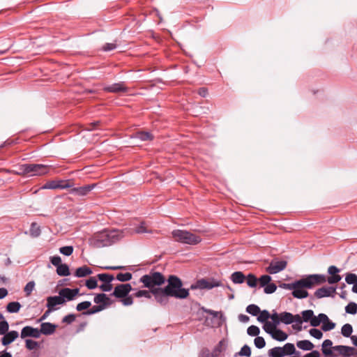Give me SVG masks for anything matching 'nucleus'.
Masks as SVG:
<instances>
[{"label":"nucleus","mask_w":357,"mask_h":357,"mask_svg":"<svg viewBox=\"0 0 357 357\" xmlns=\"http://www.w3.org/2000/svg\"><path fill=\"white\" fill-rule=\"evenodd\" d=\"M155 301L161 306H167L169 303V297L183 299L189 296V290L183 288L182 281L176 275H169L167 285L164 288L158 287L151 290Z\"/></svg>","instance_id":"nucleus-1"},{"label":"nucleus","mask_w":357,"mask_h":357,"mask_svg":"<svg viewBox=\"0 0 357 357\" xmlns=\"http://www.w3.org/2000/svg\"><path fill=\"white\" fill-rule=\"evenodd\" d=\"M127 233V229H104L90 238V244L97 248L109 246L121 240Z\"/></svg>","instance_id":"nucleus-2"},{"label":"nucleus","mask_w":357,"mask_h":357,"mask_svg":"<svg viewBox=\"0 0 357 357\" xmlns=\"http://www.w3.org/2000/svg\"><path fill=\"white\" fill-rule=\"evenodd\" d=\"M325 281L324 277L322 275H307L305 277L296 280L295 282H299L301 284L293 288L292 296L294 298L302 299L305 298L308 296L309 294L305 289H312L315 286H318L324 284Z\"/></svg>","instance_id":"nucleus-3"},{"label":"nucleus","mask_w":357,"mask_h":357,"mask_svg":"<svg viewBox=\"0 0 357 357\" xmlns=\"http://www.w3.org/2000/svg\"><path fill=\"white\" fill-rule=\"evenodd\" d=\"M166 279L160 272L151 271L149 274L142 275L139 278V282L143 283L144 287L150 289H155V287L163 284Z\"/></svg>","instance_id":"nucleus-4"},{"label":"nucleus","mask_w":357,"mask_h":357,"mask_svg":"<svg viewBox=\"0 0 357 357\" xmlns=\"http://www.w3.org/2000/svg\"><path fill=\"white\" fill-rule=\"evenodd\" d=\"M172 236L176 241L185 244L197 245L202 241L200 236L186 230H174Z\"/></svg>","instance_id":"nucleus-5"},{"label":"nucleus","mask_w":357,"mask_h":357,"mask_svg":"<svg viewBox=\"0 0 357 357\" xmlns=\"http://www.w3.org/2000/svg\"><path fill=\"white\" fill-rule=\"evenodd\" d=\"M27 175L40 176L48 173V166L43 164H27Z\"/></svg>","instance_id":"nucleus-6"},{"label":"nucleus","mask_w":357,"mask_h":357,"mask_svg":"<svg viewBox=\"0 0 357 357\" xmlns=\"http://www.w3.org/2000/svg\"><path fill=\"white\" fill-rule=\"evenodd\" d=\"M132 290L130 284H121L115 287L112 296L118 298H124Z\"/></svg>","instance_id":"nucleus-7"},{"label":"nucleus","mask_w":357,"mask_h":357,"mask_svg":"<svg viewBox=\"0 0 357 357\" xmlns=\"http://www.w3.org/2000/svg\"><path fill=\"white\" fill-rule=\"evenodd\" d=\"M64 301L60 296H49L47 298L46 307H47V313H50L57 310L56 307L58 305H63Z\"/></svg>","instance_id":"nucleus-8"},{"label":"nucleus","mask_w":357,"mask_h":357,"mask_svg":"<svg viewBox=\"0 0 357 357\" xmlns=\"http://www.w3.org/2000/svg\"><path fill=\"white\" fill-rule=\"evenodd\" d=\"M220 286V282L218 281H208L205 279L197 280L195 284L191 285V289H211L215 287Z\"/></svg>","instance_id":"nucleus-9"},{"label":"nucleus","mask_w":357,"mask_h":357,"mask_svg":"<svg viewBox=\"0 0 357 357\" xmlns=\"http://www.w3.org/2000/svg\"><path fill=\"white\" fill-rule=\"evenodd\" d=\"M79 294V289H70V288H63L59 292V295L60 297L63 298L64 301V303L66 301H73L75 297Z\"/></svg>","instance_id":"nucleus-10"},{"label":"nucleus","mask_w":357,"mask_h":357,"mask_svg":"<svg viewBox=\"0 0 357 357\" xmlns=\"http://www.w3.org/2000/svg\"><path fill=\"white\" fill-rule=\"evenodd\" d=\"M287 261L284 260L281 261H273L268 266L266 271L270 274H275L283 271L287 266Z\"/></svg>","instance_id":"nucleus-11"},{"label":"nucleus","mask_w":357,"mask_h":357,"mask_svg":"<svg viewBox=\"0 0 357 357\" xmlns=\"http://www.w3.org/2000/svg\"><path fill=\"white\" fill-rule=\"evenodd\" d=\"M40 336V331L37 328H33L32 326H26L24 327L20 333V337L22 339L26 337H33L38 338Z\"/></svg>","instance_id":"nucleus-12"},{"label":"nucleus","mask_w":357,"mask_h":357,"mask_svg":"<svg viewBox=\"0 0 357 357\" xmlns=\"http://www.w3.org/2000/svg\"><path fill=\"white\" fill-rule=\"evenodd\" d=\"M336 288L333 287H323L317 289L314 292V296L317 298H322L325 297H333L335 294Z\"/></svg>","instance_id":"nucleus-13"},{"label":"nucleus","mask_w":357,"mask_h":357,"mask_svg":"<svg viewBox=\"0 0 357 357\" xmlns=\"http://www.w3.org/2000/svg\"><path fill=\"white\" fill-rule=\"evenodd\" d=\"M103 90L106 92L109 93H120L127 92L128 88L126 86L124 82H120L118 83H114L112 84L105 86L103 87Z\"/></svg>","instance_id":"nucleus-14"},{"label":"nucleus","mask_w":357,"mask_h":357,"mask_svg":"<svg viewBox=\"0 0 357 357\" xmlns=\"http://www.w3.org/2000/svg\"><path fill=\"white\" fill-rule=\"evenodd\" d=\"M1 338V343L3 346H6L15 341L19 336V333L16 331L7 332Z\"/></svg>","instance_id":"nucleus-15"},{"label":"nucleus","mask_w":357,"mask_h":357,"mask_svg":"<svg viewBox=\"0 0 357 357\" xmlns=\"http://www.w3.org/2000/svg\"><path fill=\"white\" fill-rule=\"evenodd\" d=\"M334 351L339 353L343 357H349L352 355L354 349L349 346L338 345L333 347Z\"/></svg>","instance_id":"nucleus-16"},{"label":"nucleus","mask_w":357,"mask_h":357,"mask_svg":"<svg viewBox=\"0 0 357 357\" xmlns=\"http://www.w3.org/2000/svg\"><path fill=\"white\" fill-rule=\"evenodd\" d=\"M94 188V185H87L79 188H74L71 190V193L77 196H85L91 192Z\"/></svg>","instance_id":"nucleus-17"},{"label":"nucleus","mask_w":357,"mask_h":357,"mask_svg":"<svg viewBox=\"0 0 357 357\" xmlns=\"http://www.w3.org/2000/svg\"><path fill=\"white\" fill-rule=\"evenodd\" d=\"M56 326L50 323V322H45L41 324L40 325V329L39 331H40V335H51L53 334L56 330Z\"/></svg>","instance_id":"nucleus-18"},{"label":"nucleus","mask_w":357,"mask_h":357,"mask_svg":"<svg viewBox=\"0 0 357 357\" xmlns=\"http://www.w3.org/2000/svg\"><path fill=\"white\" fill-rule=\"evenodd\" d=\"M93 302L99 305H104L105 309L111 304L109 298L105 294H97L94 297Z\"/></svg>","instance_id":"nucleus-19"},{"label":"nucleus","mask_w":357,"mask_h":357,"mask_svg":"<svg viewBox=\"0 0 357 357\" xmlns=\"http://www.w3.org/2000/svg\"><path fill=\"white\" fill-rule=\"evenodd\" d=\"M72 185L70 184H66L63 185H61L58 183L57 181H51L49 182H47L43 187L42 189H56V188H70Z\"/></svg>","instance_id":"nucleus-20"},{"label":"nucleus","mask_w":357,"mask_h":357,"mask_svg":"<svg viewBox=\"0 0 357 357\" xmlns=\"http://www.w3.org/2000/svg\"><path fill=\"white\" fill-rule=\"evenodd\" d=\"M92 273L91 269L86 266H83L76 269L75 276L77 278H83Z\"/></svg>","instance_id":"nucleus-21"},{"label":"nucleus","mask_w":357,"mask_h":357,"mask_svg":"<svg viewBox=\"0 0 357 357\" xmlns=\"http://www.w3.org/2000/svg\"><path fill=\"white\" fill-rule=\"evenodd\" d=\"M271 337L277 341L282 342L287 339L288 335L282 330L276 328L272 333Z\"/></svg>","instance_id":"nucleus-22"},{"label":"nucleus","mask_w":357,"mask_h":357,"mask_svg":"<svg viewBox=\"0 0 357 357\" xmlns=\"http://www.w3.org/2000/svg\"><path fill=\"white\" fill-rule=\"evenodd\" d=\"M6 172L12 173L16 175H27V164H22L17 167L16 169H7Z\"/></svg>","instance_id":"nucleus-23"},{"label":"nucleus","mask_w":357,"mask_h":357,"mask_svg":"<svg viewBox=\"0 0 357 357\" xmlns=\"http://www.w3.org/2000/svg\"><path fill=\"white\" fill-rule=\"evenodd\" d=\"M296 346L303 351H310L314 348V344L310 340H300L296 342Z\"/></svg>","instance_id":"nucleus-24"},{"label":"nucleus","mask_w":357,"mask_h":357,"mask_svg":"<svg viewBox=\"0 0 357 357\" xmlns=\"http://www.w3.org/2000/svg\"><path fill=\"white\" fill-rule=\"evenodd\" d=\"M245 278V275L241 271H236L231 275V280L234 284H242Z\"/></svg>","instance_id":"nucleus-25"},{"label":"nucleus","mask_w":357,"mask_h":357,"mask_svg":"<svg viewBox=\"0 0 357 357\" xmlns=\"http://www.w3.org/2000/svg\"><path fill=\"white\" fill-rule=\"evenodd\" d=\"M281 323L286 325L291 324L293 323L294 314L290 312H284L280 314Z\"/></svg>","instance_id":"nucleus-26"},{"label":"nucleus","mask_w":357,"mask_h":357,"mask_svg":"<svg viewBox=\"0 0 357 357\" xmlns=\"http://www.w3.org/2000/svg\"><path fill=\"white\" fill-rule=\"evenodd\" d=\"M333 344L331 340H325L322 343V352L326 356H332L333 352L330 349Z\"/></svg>","instance_id":"nucleus-27"},{"label":"nucleus","mask_w":357,"mask_h":357,"mask_svg":"<svg viewBox=\"0 0 357 357\" xmlns=\"http://www.w3.org/2000/svg\"><path fill=\"white\" fill-rule=\"evenodd\" d=\"M20 308L21 304L17 301L10 302L6 306V310L9 313H16Z\"/></svg>","instance_id":"nucleus-28"},{"label":"nucleus","mask_w":357,"mask_h":357,"mask_svg":"<svg viewBox=\"0 0 357 357\" xmlns=\"http://www.w3.org/2000/svg\"><path fill=\"white\" fill-rule=\"evenodd\" d=\"M317 275L324 276V279H325V281L324 282V283H325L326 282H328L331 284L337 283L342 279V277L338 274L331 275V276H329L328 278L325 275H323V274H317Z\"/></svg>","instance_id":"nucleus-29"},{"label":"nucleus","mask_w":357,"mask_h":357,"mask_svg":"<svg viewBox=\"0 0 357 357\" xmlns=\"http://www.w3.org/2000/svg\"><path fill=\"white\" fill-rule=\"evenodd\" d=\"M56 273L60 276H68L70 275L69 267L66 264H61L56 268Z\"/></svg>","instance_id":"nucleus-30"},{"label":"nucleus","mask_w":357,"mask_h":357,"mask_svg":"<svg viewBox=\"0 0 357 357\" xmlns=\"http://www.w3.org/2000/svg\"><path fill=\"white\" fill-rule=\"evenodd\" d=\"M268 356L269 357H283L284 353L282 350V347H275L268 351Z\"/></svg>","instance_id":"nucleus-31"},{"label":"nucleus","mask_w":357,"mask_h":357,"mask_svg":"<svg viewBox=\"0 0 357 357\" xmlns=\"http://www.w3.org/2000/svg\"><path fill=\"white\" fill-rule=\"evenodd\" d=\"M40 228L36 222H32L29 229V234L33 238L38 237L40 235Z\"/></svg>","instance_id":"nucleus-32"},{"label":"nucleus","mask_w":357,"mask_h":357,"mask_svg":"<svg viewBox=\"0 0 357 357\" xmlns=\"http://www.w3.org/2000/svg\"><path fill=\"white\" fill-rule=\"evenodd\" d=\"M353 333L352 326L349 324H345L341 328V333L345 337H351Z\"/></svg>","instance_id":"nucleus-33"},{"label":"nucleus","mask_w":357,"mask_h":357,"mask_svg":"<svg viewBox=\"0 0 357 357\" xmlns=\"http://www.w3.org/2000/svg\"><path fill=\"white\" fill-rule=\"evenodd\" d=\"M303 322V318L299 314L294 315L293 323H295V324L293 325V328L294 329L298 331H301V324Z\"/></svg>","instance_id":"nucleus-34"},{"label":"nucleus","mask_w":357,"mask_h":357,"mask_svg":"<svg viewBox=\"0 0 357 357\" xmlns=\"http://www.w3.org/2000/svg\"><path fill=\"white\" fill-rule=\"evenodd\" d=\"M97 278L104 283H111L114 280V276L108 273H100Z\"/></svg>","instance_id":"nucleus-35"},{"label":"nucleus","mask_w":357,"mask_h":357,"mask_svg":"<svg viewBox=\"0 0 357 357\" xmlns=\"http://www.w3.org/2000/svg\"><path fill=\"white\" fill-rule=\"evenodd\" d=\"M282 350H283L284 356L294 354L296 351L294 344L292 343L285 344L284 347H282Z\"/></svg>","instance_id":"nucleus-36"},{"label":"nucleus","mask_w":357,"mask_h":357,"mask_svg":"<svg viewBox=\"0 0 357 357\" xmlns=\"http://www.w3.org/2000/svg\"><path fill=\"white\" fill-rule=\"evenodd\" d=\"M246 312L252 316H257L260 312V308L257 305L250 304L247 306Z\"/></svg>","instance_id":"nucleus-37"},{"label":"nucleus","mask_w":357,"mask_h":357,"mask_svg":"<svg viewBox=\"0 0 357 357\" xmlns=\"http://www.w3.org/2000/svg\"><path fill=\"white\" fill-rule=\"evenodd\" d=\"M132 275L130 273H119L116 275V280L120 282H128L132 279Z\"/></svg>","instance_id":"nucleus-38"},{"label":"nucleus","mask_w":357,"mask_h":357,"mask_svg":"<svg viewBox=\"0 0 357 357\" xmlns=\"http://www.w3.org/2000/svg\"><path fill=\"white\" fill-rule=\"evenodd\" d=\"M136 138L142 140L146 141L152 139V135L149 132H138L136 133Z\"/></svg>","instance_id":"nucleus-39"},{"label":"nucleus","mask_w":357,"mask_h":357,"mask_svg":"<svg viewBox=\"0 0 357 357\" xmlns=\"http://www.w3.org/2000/svg\"><path fill=\"white\" fill-rule=\"evenodd\" d=\"M151 290H137L133 295L137 298L145 297L146 298H151Z\"/></svg>","instance_id":"nucleus-40"},{"label":"nucleus","mask_w":357,"mask_h":357,"mask_svg":"<svg viewBox=\"0 0 357 357\" xmlns=\"http://www.w3.org/2000/svg\"><path fill=\"white\" fill-rule=\"evenodd\" d=\"M260 333L259 328L257 326L252 325L247 329V333L252 337H257Z\"/></svg>","instance_id":"nucleus-41"},{"label":"nucleus","mask_w":357,"mask_h":357,"mask_svg":"<svg viewBox=\"0 0 357 357\" xmlns=\"http://www.w3.org/2000/svg\"><path fill=\"white\" fill-rule=\"evenodd\" d=\"M105 310L104 305H93L91 308L88 310L86 312H84V314L90 315L93 314H96L97 312H99L102 310Z\"/></svg>","instance_id":"nucleus-42"},{"label":"nucleus","mask_w":357,"mask_h":357,"mask_svg":"<svg viewBox=\"0 0 357 357\" xmlns=\"http://www.w3.org/2000/svg\"><path fill=\"white\" fill-rule=\"evenodd\" d=\"M257 278L255 275L250 273L247 276V284L250 287H255L257 284Z\"/></svg>","instance_id":"nucleus-43"},{"label":"nucleus","mask_w":357,"mask_h":357,"mask_svg":"<svg viewBox=\"0 0 357 357\" xmlns=\"http://www.w3.org/2000/svg\"><path fill=\"white\" fill-rule=\"evenodd\" d=\"M302 318L303 321L305 322H307L308 321H311L313 317L314 312L312 310H306L302 312Z\"/></svg>","instance_id":"nucleus-44"},{"label":"nucleus","mask_w":357,"mask_h":357,"mask_svg":"<svg viewBox=\"0 0 357 357\" xmlns=\"http://www.w3.org/2000/svg\"><path fill=\"white\" fill-rule=\"evenodd\" d=\"M345 312L348 314H355L357 312V305L354 302H350L345 307Z\"/></svg>","instance_id":"nucleus-45"},{"label":"nucleus","mask_w":357,"mask_h":357,"mask_svg":"<svg viewBox=\"0 0 357 357\" xmlns=\"http://www.w3.org/2000/svg\"><path fill=\"white\" fill-rule=\"evenodd\" d=\"M259 314V315L257 317V321L259 322L264 323L270 318V313L266 310H264L262 311L260 310Z\"/></svg>","instance_id":"nucleus-46"},{"label":"nucleus","mask_w":357,"mask_h":357,"mask_svg":"<svg viewBox=\"0 0 357 357\" xmlns=\"http://www.w3.org/2000/svg\"><path fill=\"white\" fill-rule=\"evenodd\" d=\"M276 328L277 326L270 321L265 322L263 326V329L265 331V332L270 334L271 335H272V333H273Z\"/></svg>","instance_id":"nucleus-47"},{"label":"nucleus","mask_w":357,"mask_h":357,"mask_svg":"<svg viewBox=\"0 0 357 357\" xmlns=\"http://www.w3.org/2000/svg\"><path fill=\"white\" fill-rule=\"evenodd\" d=\"M74 248L71 245L63 246L59 248V252L65 256H70L73 254Z\"/></svg>","instance_id":"nucleus-48"},{"label":"nucleus","mask_w":357,"mask_h":357,"mask_svg":"<svg viewBox=\"0 0 357 357\" xmlns=\"http://www.w3.org/2000/svg\"><path fill=\"white\" fill-rule=\"evenodd\" d=\"M35 288V282L34 281H30L24 287V291L26 294V296H29L31 295L32 291H33Z\"/></svg>","instance_id":"nucleus-49"},{"label":"nucleus","mask_w":357,"mask_h":357,"mask_svg":"<svg viewBox=\"0 0 357 357\" xmlns=\"http://www.w3.org/2000/svg\"><path fill=\"white\" fill-rule=\"evenodd\" d=\"M86 286L89 289H94L97 287L98 283L96 278L91 277L86 281Z\"/></svg>","instance_id":"nucleus-50"},{"label":"nucleus","mask_w":357,"mask_h":357,"mask_svg":"<svg viewBox=\"0 0 357 357\" xmlns=\"http://www.w3.org/2000/svg\"><path fill=\"white\" fill-rule=\"evenodd\" d=\"M277 289V286L274 283H268L264 287V291L265 294H271L275 292Z\"/></svg>","instance_id":"nucleus-51"},{"label":"nucleus","mask_w":357,"mask_h":357,"mask_svg":"<svg viewBox=\"0 0 357 357\" xmlns=\"http://www.w3.org/2000/svg\"><path fill=\"white\" fill-rule=\"evenodd\" d=\"M255 345L258 349H262L266 345V342L264 337L257 336L254 340Z\"/></svg>","instance_id":"nucleus-52"},{"label":"nucleus","mask_w":357,"mask_h":357,"mask_svg":"<svg viewBox=\"0 0 357 357\" xmlns=\"http://www.w3.org/2000/svg\"><path fill=\"white\" fill-rule=\"evenodd\" d=\"M345 281L349 284H354L357 282V275L354 273H347Z\"/></svg>","instance_id":"nucleus-53"},{"label":"nucleus","mask_w":357,"mask_h":357,"mask_svg":"<svg viewBox=\"0 0 357 357\" xmlns=\"http://www.w3.org/2000/svg\"><path fill=\"white\" fill-rule=\"evenodd\" d=\"M309 333L313 337L320 340L323 337V333L317 328H311L309 331Z\"/></svg>","instance_id":"nucleus-54"},{"label":"nucleus","mask_w":357,"mask_h":357,"mask_svg":"<svg viewBox=\"0 0 357 357\" xmlns=\"http://www.w3.org/2000/svg\"><path fill=\"white\" fill-rule=\"evenodd\" d=\"M9 325L4 319L0 321V335H4L8 331Z\"/></svg>","instance_id":"nucleus-55"},{"label":"nucleus","mask_w":357,"mask_h":357,"mask_svg":"<svg viewBox=\"0 0 357 357\" xmlns=\"http://www.w3.org/2000/svg\"><path fill=\"white\" fill-rule=\"evenodd\" d=\"M26 347L29 350H33L38 347V344L37 342L32 340L31 339H26L25 340Z\"/></svg>","instance_id":"nucleus-56"},{"label":"nucleus","mask_w":357,"mask_h":357,"mask_svg":"<svg viewBox=\"0 0 357 357\" xmlns=\"http://www.w3.org/2000/svg\"><path fill=\"white\" fill-rule=\"evenodd\" d=\"M258 280L259 282L261 287H264L266 284H268L270 282V281L271 280V278L268 275H261Z\"/></svg>","instance_id":"nucleus-57"},{"label":"nucleus","mask_w":357,"mask_h":357,"mask_svg":"<svg viewBox=\"0 0 357 357\" xmlns=\"http://www.w3.org/2000/svg\"><path fill=\"white\" fill-rule=\"evenodd\" d=\"M335 327V324L333 321H331L329 319L328 321H326L323 324L321 329L324 331H329L333 330Z\"/></svg>","instance_id":"nucleus-58"},{"label":"nucleus","mask_w":357,"mask_h":357,"mask_svg":"<svg viewBox=\"0 0 357 357\" xmlns=\"http://www.w3.org/2000/svg\"><path fill=\"white\" fill-rule=\"evenodd\" d=\"M238 354L242 356H250L251 355L250 347L248 345L245 344L241 349V351H239Z\"/></svg>","instance_id":"nucleus-59"},{"label":"nucleus","mask_w":357,"mask_h":357,"mask_svg":"<svg viewBox=\"0 0 357 357\" xmlns=\"http://www.w3.org/2000/svg\"><path fill=\"white\" fill-rule=\"evenodd\" d=\"M91 305L90 301H83L77 305L76 310L79 312L88 309Z\"/></svg>","instance_id":"nucleus-60"},{"label":"nucleus","mask_w":357,"mask_h":357,"mask_svg":"<svg viewBox=\"0 0 357 357\" xmlns=\"http://www.w3.org/2000/svg\"><path fill=\"white\" fill-rule=\"evenodd\" d=\"M270 318L273 320L272 324L276 326L281 323L280 315L276 312H274L271 315L270 314Z\"/></svg>","instance_id":"nucleus-61"},{"label":"nucleus","mask_w":357,"mask_h":357,"mask_svg":"<svg viewBox=\"0 0 357 357\" xmlns=\"http://www.w3.org/2000/svg\"><path fill=\"white\" fill-rule=\"evenodd\" d=\"M135 232L137 234H144L149 232V231L145 227V223L142 222L135 229Z\"/></svg>","instance_id":"nucleus-62"},{"label":"nucleus","mask_w":357,"mask_h":357,"mask_svg":"<svg viewBox=\"0 0 357 357\" xmlns=\"http://www.w3.org/2000/svg\"><path fill=\"white\" fill-rule=\"evenodd\" d=\"M75 320V315L73 314H70L66 316H65L63 319L62 322L66 323L68 324H72Z\"/></svg>","instance_id":"nucleus-63"},{"label":"nucleus","mask_w":357,"mask_h":357,"mask_svg":"<svg viewBox=\"0 0 357 357\" xmlns=\"http://www.w3.org/2000/svg\"><path fill=\"white\" fill-rule=\"evenodd\" d=\"M121 302L125 306H129L132 305L133 299L131 296H126L124 298H121Z\"/></svg>","instance_id":"nucleus-64"}]
</instances>
